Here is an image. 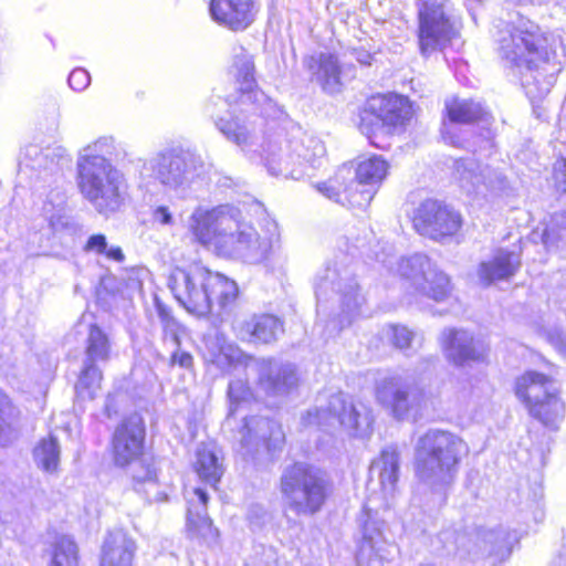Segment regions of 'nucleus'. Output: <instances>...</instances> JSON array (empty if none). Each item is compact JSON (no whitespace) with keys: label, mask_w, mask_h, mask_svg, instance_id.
Here are the masks:
<instances>
[{"label":"nucleus","mask_w":566,"mask_h":566,"mask_svg":"<svg viewBox=\"0 0 566 566\" xmlns=\"http://www.w3.org/2000/svg\"><path fill=\"white\" fill-rule=\"evenodd\" d=\"M208 494L200 488L193 490L192 496L188 500L187 522L190 531L206 541H216L218 530L206 513Z\"/></svg>","instance_id":"7c9ffc66"},{"label":"nucleus","mask_w":566,"mask_h":566,"mask_svg":"<svg viewBox=\"0 0 566 566\" xmlns=\"http://www.w3.org/2000/svg\"><path fill=\"white\" fill-rule=\"evenodd\" d=\"M455 175L460 187L468 193L486 196L497 193L506 187V177L502 171L488 165L482 166L472 158L458 160Z\"/></svg>","instance_id":"a211bd4d"},{"label":"nucleus","mask_w":566,"mask_h":566,"mask_svg":"<svg viewBox=\"0 0 566 566\" xmlns=\"http://www.w3.org/2000/svg\"><path fill=\"white\" fill-rule=\"evenodd\" d=\"M234 329L242 340L270 344L283 333V323L272 314H252L237 321Z\"/></svg>","instance_id":"b1692460"},{"label":"nucleus","mask_w":566,"mask_h":566,"mask_svg":"<svg viewBox=\"0 0 566 566\" xmlns=\"http://www.w3.org/2000/svg\"><path fill=\"white\" fill-rule=\"evenodd\" d=\"M28 153H33L34 155H38L39 148L36 146H31L28 148Z\"/></svg>","instance_id":"6e6d98bb"},{"label":"nucleus","mask_w":566,"mask_h":566,"mask_svg":"<svg viewBox=\"0 0 566 566\" xmlns=\"http://www.w3.org/2000/svg\"><path fill=\"white\" fill-rule=\"evenodd\" d=\"M34 461L46 472H54L60 461V446L57 440L50 436L42 439L33 450Z\"/></svg>","instance_id":"e433bc0d"},{"label":"nucleus","mask_w":566,"mask_h":566,"mask_svg":"<svg viewBox=\"0 0 566 566\" xmlns=\"http://www.w3.org/2000/svg\"><path fill=\"white\" fill-rule=\"evenodd\" d=\"M501 56L526 71L522 85L531 101L542 99L556 82L562 61L538 25L520 18L516 24L506 23L496 33Z\"/></svg>","instance_id":"f03ea898"},{"label":"nucleus","mask_w":566,"mask_h":566,"mask_svg":"<svg viewBox=\"0 0 566 566\" xmlns=\"http://www.w3.org/2000/svg\"><path fill=\"white\" fill-rule=\"evenodd\" d=\"M145 426L138 415L122 421L113 433L112 453L116 465L126 467L136 461L143 453Z\"/></svg>","instance_id":"aec40b11"},{"label":"nucleus","mask_w":566,"mask_h":566,"mask_svg":"<svg viewBox=\"0 0 566 566\" xmlns=\"http://www.w3.org/2000/svg\"><path fill=\"white\" fill-rule=\"evenodd\" d=\"M387 337L396 348L406 350L411 347L415 333L403 325H390L387 328Z\"/></svg>","instance_id":"37998d69"},{"label":"nucleus","mask_w":566,"mask_h":566,"mask_svg":"<svg viewBox=\"0 0 566 566\" xmlns=\"http://www.w3.org/2000/svg\"><path fill=\"white\" fill-rule=\"evenodd\" d=\"M161 322L164 325L165 339H171L176 349L170 357V366H179L181 368H190L193 363V357L188 352L180 350V340L178 335V323L168 314L160 312Z\"/></svg>","instance_id":"c9c22d12"},{"label":"nucleus","mask_w":566,"mask_h":566,"mask_svg":"<svg viewBox=\"0 0 566 566\" xmlns=\"http://www.w3.org/2000/svg\"><path fill=\"white\" fill-rule=\"evenodd\" d=\"M528 411L532 417L538 419L543 424L553 427L559 419H562L564 406L556 394L534 406H531Z\"/></svg>","instance_id":"4c0bfd02"},{"label":"nucleus","mask_w":566,"mask_h":566,"mask_svg":"<svg viewBox=\"0 0 566 566\" xmlns=\"http://www.w3.org/2000/svg\"><path fill=\"white\" fill-rule=\"evenodd\" d=\"M304 64L311 73V80L321 85L325 92L331 94L339 92L342 82L337 56L321 52L306 57Z\"/></svg>","instance_id":"a878e982"},{"label":"nucleus","mask_w":566,"mask_h":566,"mask_svg":"<svg viewBox=\"0 0 566 566\" xmlns=\"http://www.w3.org/2000/svg\"><path fill=\"white\" fill-rule=\"evenodd\" d=\"M469 446L458 434L441 429H429L415 444L416 474L424 484L442 489L454 481Z\"/></svg>","instance_id":"423d86ee"},{"label":"nucleus","mask_w":566,"mask_h":566,"mask_svg":"<svg viewBox=\"0 0 566 566\" xmlns=\"http://www.w3.org/2000/svg\"><path fill=\"white\" fill-rule=\"evenodd\" d=\"M251 357L245 355L240 348L233 345L222 346L220 353L216 356L213 361L224 368L226 366L237 367L239 365H247Z\"/></svg>","instance_id":"79ce46f5"},{"label":"nucleus","mask_w":566,"mask_h":566,"mask_svg":"<svg viewBox=\"0 0 566 566\" xmlns=\"http://www.w3.org/2000/svg\"><path fill=\"white\" fill-rule=\"evenodd\" d=\"M385 522L380 520L368 518L363 528V543L360 546V554L375 556L380 560L394 559L398 548L392 541H389L385 535Z\"/></svg>","instance_id":"c85d7f7f"},{"label":"nucleus","mask_w":566,"mask_h":566,"mask_svg":"<svg viewBox=\"0 0 566 566\" xmlns=\"http://www.w3.org/2000/svg\"><path fill=\"white\" fill-rule=\"evenodd\" d=\"M448 117L452 123L468 124L483 120L486 115L479 103L469 99L452 98L446 102Z\"/></svg>","instance_id":"f704fd0d"},{"label":"nucleus","mask_w":566,"mask_h":566,"mask_svg":"<svg viewBox=\"0 0 566 566\" xmlns=\"http://www.w3.org/2000/svg\"><path fill=\"white\" fill-rule=\"evenodd\" d=\"M375 396L377 402L397 420L416 418L426 407L423 390L399 374L379 378L376 381Z\"/></svg>","instance_id":"f8f14e48"},{"label":"nucleus","mask_w":566,"mask_h":566,"mask_svg":"<svg viewBox=\"0 0 566 566\" xmlns=\"http://www.w3.org/2000/svg\"><path fill=\"white\" fill-rule=\"evenodd\" d=\"M195 469L199 478L212 486L220 481L223 474L222 462L216 451L208 446L198 448Z\"/></svg>","instance_id":"72a5a7b5"},{"label":"nucleus","mask_w":566,"mask_h":566,"mask_svg":"<svg viewBox=\"0 0 566 566\" xmlns=\"http://www.w3.org/2000/svg\"><path fill=\"white\" fill-rule=\"evenodd\" d=\"M492 138H493L492 133H491V130L488 129L483 135L478 137L476 140H474L472 143L471 146H472L473 151L491 148L493 146Z\"/></svg>","instance_id":"09e8293b"},{"label":"nucleus","mask_w":566,"mask_h":566,"mask_svg":"<svg viewBox=\"0 0 566 566\" xmlns=\"http://www.w3.org/2000/svg\"><path fill=\"white\" fill-rule=\"evenodd\" d=\"M111 356V343L107 335L96 325H91L85 345L84 366L76 390L80 396L94 399L101 388L102 371L96 366L106 363Z\"/></svg>","instance_id":"4468645a"},{"label":"nucleus","mask_w":566,"mask_h":566,"mask_svg":"<svg viewBox=\"0 0 566 566\" xmlns=\"http://www.w3.org/2000/svg\"><path fill=\"white\" fill-rule=\"evenodd\" d=\"M209 11L213 21L232 31L245 30L256 13L253 0H210Z\"/></svg>","instance_id":"4be33fe9"},{"label":"nucleus","mask_w":566,"mask_h":566,"mask_svg":"<svg viewBox=\"0 0 566 566\" xmlns=\"http://www.w3.org/2000/svg\"><path fill=\"white\" fill-rule=\"evenodd\" d=\"M190 230L217 255L248 264L266 261L280 239L275 223L261 234L252 224L241 221L240 210L229 205L196 209L190 217Z\"/></svg>","instance_id":"f257e3e1"},{"label":"nucleus","mask_w":566,"mask_h":566,"mask_svg":"<svg viewBox=\"0 0 566 566\" xmlns=\"http://www.w3.org/2000/svg\"><path fill=\"white\" fill-rule=\"evenodd\" d=\"M371 469L378 471L379 482L385 494L392 495L399 474L397 449L394 447L384 449L379 458L373 463Z\"/></svg>","instance_id":"473e14b6"},{"label":"nucleus","mask_w":566,"mask_h":566,"mask_svg":"<svg viewBox=\"0 0 566 566\" xmlns=\"http://www.w3.org/2000/svg\"><path fill=\"white\" fill-rule=\"evenodd\" d=\"M481 548L499 562L507 559L515 544L518 542L516 532L504 527L485 530L478 533Z\"/></svg>","instance_id":"2f4dec72"},{"label":"nucleus","mask_w":566,"mask_h":566,"mask_svg":"<svg viewBox=\"0 0 566 566\" xmlns=\"http://www.w3.org/2000/svg\"><path fill=\"white\" fill-rule=\"evenodd\" d=\"M557 394L554 380L545 374L526 371L515 381V395L527 408Z\"/></svg>","instance_id":"cd10ccee"},{"label":"nucleus","mask_w":566,"mask_h":566,"mask_svg":"<svg viewBox=\"0 0 566 566\" xmlns=\"http://www.w3.org/2000/svg\"><path fill=\"white\" fill-rule=\"evenodd\" d=\"M107 259L114 260L116 262H122L124 260V253L119 247H111L106 248V252L104 253Z\"/></svg>","instance_id":"8fccbe9b"},{"label":"nucleus","mask_w":566,"mask_h":566,"mask_svg":"<svg viewBox=\"0 0 566 566\" xmlns=\"http://www.w3.org/2000/svg\"><path fill=\"white\" fill-rule=\"evenodd\" d=\"M454 35L444 6L424 2L419 9V45L423 54L442 49Z\"/></svg>","instance_id":"dca6fc26"},{"label":"nucleus","mask_w":566,"mask_h":566,"mask_svg":"<svg viewBox=\"0 0 566 566\" xmlns=\"http://www.w3.org/2000/svg\"><path fill=\"white\" fill-rule=\"evenodd\" d=\"M439 344L446 359L455 366L483 361L488 353L485 345L465 329L444 328Z\"/></svg>","instance_id":"6ab92c4d"},{"label":"nucleus","mask_w":566,"mask_h":566,"mask_svg":"<svg viewBox=\"0 0 566 566\" xmlns=\"http://www.w3.org/2000/svg\"><path fill=\"white\" fill-rule=\"evenodd\" d=\"M280 492L285 514L313 516L328 496V482L324 473L306 463L297 462L284 469L280 478Z\"/></svg>","instance_id":"6e6552de"},{"label":"nucleus","mask_w":566,"mask_h":566,"mask_svg":"<svg viewBox=\"0 0 566 566\" xmlns=\"http://www.w3.org/2000/svg\"><path fill=\"white\" fill-rule=\"evenodd\" d=\"M543 243H544L545 245H548V244H549V234H548V232H547V231H544V233H543Z\"/></svg>","instance_id":"5fc2aeb1"},{"label":"nucleus","mask_w":566,"mask_h":566,"mask_svg":"<svg viewBox=\"0 0 566 566\" xmlns=\"http://www.w3.org/2000/svg\"><path fill=\"white\" fill-rule=\"evenodd\" d=\"M135 552V541L125 532H109L103 545L101 566H133Z\"/></svg>","instance_id":"c756f323"},{"label":"nucleus","mask_w":566,"mask_h":566,"mask_svg":"<svg viewBox=\"0 0 566 566\" xmlns=\"http://www.w3.org/2000/svg\"><path fill=\"white\" fill-rule=\"evenodd\" d=\"M107 248V240L104 234L91 235L83 247V251L86 253L104 254Z\"/></svg>","instance_id":"de8ad7c7"},{"label":"nucleus","mask_w":566,"mask_h":566,"mask_svg":"<svg viewBox=\"0 0 566 566\" xmlns=\"http://www.w3.org/2000/svg\"><path fill=\"white\" fill-rule=\"evenodd\" d=\"M168 286L178 303L197 316L209 314L214 305L227 307L239 293L233 280L199 263L176 268L169 276Z\"/></svg>","instance_id":"39448f33"},{"label":"nucleus","mask_w":566,"mask_h":566,"mask_svg":"<svg viewBox=\"0 0 566 566\" xmlns=\"http://www.w3.org/2000/svg\"><path fill=\"white\" fill-rule=\"evenodd\" d=\"M91 83L90 73L82 67L74 69L69 75V85L76 92L84 91Z\"/></svg>","instance_id":"49530a36"},{"label":"nucleus","mask_w":566,"mask_h":566,"mask_svg":"<svg viewBox=\"0 0 566 566\" xmlns=\"http://www.w3.org/2000/svg\"><path fill=\"white\" fill-rule=\"evenodd\" d=\"M259 382L266 394L281 396L297 386L298 376L294 365L268 359L261 364Z\"/></svg>","instance_id":"393cba45"},{"label":"nucleus","mask_w":566,"mask_h":566,"mask_svg":"<svg viewBox=\"0 0 566 566\" xmlns=\"http://www.w3.org/2000/svg\"><path fill=\"white\" fill-rule=\"evenodd\" d=\"M252 396L251 390L247 382L242 379H234L230 381L228 387V397L230 400V411L229 415L232 416L235 411V406L239 402H243L249 400Z\"/></svg>","instance_id":"c03bdc74"},{"label":"nucleus","mask_w":566,"mask_h":566,"mask_svg":"<svg viewBox=\"0 0 566 566\" xmlns=\"http://www.w3.org/2000/svg\"><path fill=\"white\" fill-rule=\"evenodd\" d=\"M355 59L358 63L363 65H370L373 61V55L365 50H355L354 53Z\"/></svg>","instance_id":"3c124183"},{"label":"nucleus","mask_w":566,"mask_h":566,"mask_svg":"<svg viewBox=\"0 0 566 566\" xmlns=\"http://www.w3.org/2000/svg\"><path fill=\"white\" fill-rule=\"evenodd\" d=\"M285 436L281 424L264 417L244 419L242 429V444L247 448L264 447L269 452L280 450L284 444Z\"/></svg>","instance_id":"5701e85b"},{"label":"nucleus","mask_w":566,"mask_h":566,"mask_svg":"<svg viewBox=\"0 0 566 566\" xmlns=\"http://www.w3.org/2000/svg\"><path fill=\"white\" fill-rule=\"evenodd\" d=\"M387 171V161L379 156H371L357 164L354 178L350 169L343 167L334 178L318 185L317 189L342 206L365 209L371 202Z\"/></svg>","instance_id":"0eeeda50"},{"label":"nucleus","mask_w":566,"mask_h":566,"mask_svg":"<svg viewBox=\"0 0 566 566\" xmlns=\"http://www.w3.org/2000/svg\"><path fill=\"white\" fill-rule=\"evenodd\" d=\"M17 436L15 410L9 398L0 392V444L6 446Z\"/></svg>","instance_id":"ea45409f"},{"label":"nucleus","mask_w":566,"mask_h":566,"mask_svg":"<svg viewBox=\"0 0 566 566\" xmlns=\"http://www.w3.org/2000/svg\"><path fill=\"white\" fill-rule=\"evenodd\" d=\"M153 479H154V475L150 472H148L147 475L145 478H143V480H145V481H150Z\"/></svg>","instance_id":"4d7b16f0"},{"label":"nucleus","mask_w":566,"mask_h":566,"mask_svg":"<svg viewBox=\"0 0 566 566\" xmlns=\"http://www.w3.org/2000/svg\"><path fill=\"white\" fill-rule=\"evenodd\" d=\"M49 566H80L78 547L71 537L62 536L55 542Z\"/></svg>","instance_id":"58836bf2"},{"label":"nucleus","mask_w":566,"mask_h":566,"mask_svg":"<svg viewBox=\"0 0 566 566\" xmlns=\"http://www.w3.org/2000/svg\"><path fill=\"white\" fill-rule=\"evenodd\" d=\"M392 252V247L388 245L381 252H376V259L409 282V287L417 295L436 302L444 301L450 295L449 277L427 255L415 254L397 261Z\"/></svg>","instance_id":"1a4fd4ad"},{"label":"nucleus","mask_w":566,"mask_h":566,"mask_svg":"<svg viewBox=\"0 0 566 566\" xmlns=\"http://www.w3.org/2000/svg\"><path fill=\"white\" fill-rule=\"evenodd\" d=\"M151 220L155 224L160 227H174L176 224V218L168 206L159 205L156 206L151 211Z\"/></svg>","instance_id":"a18cd8bd"},{"label":"nucleus","mask_w":566,"mask_h":566,"mask_svg":"<svg viewBox=\"0 0 566 566\" xmlns=\"http://www.w3.org/2000/svg\"><path fill=\"white\" fill-rule=\"evenodd\" d=\"M114 149L113 138L101 137L78 154L77 187L99 213L117 211L126 193L124 175L106 158Z\"/></svg>","instance_id":"20e7f679"},{"label":"nucleus","mask_w":566,"mask_h":566,"mask_svg":"<svg viewBox=\"0 0 566 566\" xmlns=\"http://www.w3.org/2000/svg\"><path fill=\"white\" fill-rule=\"evenodd\" d=\"M329 286L339 295L342 304L340 328H343L350 325L353 319L360 315L365 297L359 292V286L354 277L347 273L338 275L335 271H328L327 275L316 285L318 302H322Z\"/></svg>","instance_id":"f3484780"},{"label":"nucleus","mask_w":566,"mask_h":566,"mask_svg":"<svg viewBox=\"0 0 566 566\" xmlns=\"http://www.w3.org/2000/svg\"><path fill=\"white\" fill-rule=\"evenodd\" d=\"M371 108L377 111L376 115L365 111L361 117V132L370 138L371 129L367 126V120L373 122L374 117L377 124H381L388 132L403 127L412 116L411 105L409 101L402 96L389 95L374 98Z\"/></svg>","instance_id":"412c9836"},{"label":"nucleus","mask_w":566,"mask_h":566,"mask_svg":"<svg viewBox=\"0 0 566 566\" xmlns=\"http://www.w3.org/2000/svg\"><path fill=\"white\" fill-rule=\"evenodd\" d=\"M521 266L518 252L506 249L496 250L492 256L480 263L478 275L481 282L490 285L495 281H506L514 276Z\"/></svg>","instance_id":"bb28decb"},{"label":"nucleus","mask_w":566,"mask_h":566,"mask_svg":"<svg viewBox=\"0 0 566 566\" xmlns=\"http://www.w3.org/2000/svg\"><path fill=\"white\" fill-rule=\"evenodd\" d=\"M230 73L235 77L239 85V103L249 108L242 112L263 116L272 107L271 101L265 94L256 88L254 78V62L247 50L240 45L233 48V63Z\"/></svg>","instance_id":"2eb2a0df"},{"label":"nucleus","mask_w":566,"mask_h":566,"mask_svg":"<svg viewBox=\"0 0 566 566\" xmlns=\"http://www.w3.org/2000/svg\"><path fill=\"white\" fill-rule=\"evenodd\" d=\"M481 0H467V7L471 11L474 9V3H479Z\"/></svg>","instance_id":"864d4df0"},{"label":"nucleus","mask_w":566,"mask_h":566,"mask_svg":"<svg viewBox=\"0 0 566 566\" xmlns=\"http://www.w3.org/2000/svg\"><path fill=\"white\" fill-rule=\"evenodd\" d=\"M200 158L177 149L159 151L146 159L140 168L145 181H154L167 190H185L202 169Z\"/></svg>","instance_id":"9b49d317"},{"label":"nucleus","mask_w":566,"mask_h":566,"mask_svg":"<svg viewBox=\"0 0 566 566\" xmlns=\"http://www.w3.org/2000/svg\"><path fill=\"white\" fill-rule=\"evenodd\" d=\"M553 343H555L556 345H559L563 343V339H552Z\"/></svg>","instance_id":"13d9d810"},{"label":"nucleus","mask_w":566,"mask_h":566,"mask_svg":"<svg viewBox=\"0 0 566 566\" xmlns=\"http://www.w3.org/2000/svg\"><path fill=\"white\" fill-rule=\"evenodd\" d=\"M453 397L461 408L468 409L479 403L480 389L471 378L458 379L454 385Z\"/></svg>","instance_id":"a19ab883"},{"label":"nucleus","mask_w":566,"mask_h":566,"mask_svg":"<svg viewBox=\"0 0 566 566\" xmlns=\"http://www.w3.org/2000/svg\"><path fill=\"white\" fill-rule=\"evenodd\" d=\"M261 124H258L256 120L240 123L238 118L216 120L217 128L229 142L235 144L251 161L262 159L268 171L273 176L296 179L301 171H296L295 165L301 166L303 161L314 165L315 160L322 158L326 153L325 146L319 139L307 136L301 143L289 142L286 145L289 153L281 156L277 154V151H282L281 133L268 134L263 136L261 144L258 143L255 130L256 126H261Z\"/></svg>","instance_id":"7ed1b4c3"},{"label":"nucleus","mask_w":566,"mask_h":566,"mask_svg":"<svg viewBox=\"0 0 566 566\" xmlns=\"http://www.w3.org/2000/svg\"><path fill=\"white\" fill-rule=\"evenodd\" d=\"M112 401H113V398L111 396L107 397V400H106V406H105V412H106V416L108 418L112 417V411H111V405H112Z\"/></svg>","instance_id":"603ef678"},{"label":"nucleus","mask_w":566,"mask_h":566,"mask_svg":"<svg viewBox=\"0 0 566 566\" xmlns=\"http://www.w3.org/2000/svg\"><path fill=\"white\" fill-rule=\"evenodd\" d=\"M371 410L361 402H354L343 392L332 395L326 406H319L302 416L305 427L316 426L322 429L338 424L352 437L364 438L371 431Z\"/></svg>","instance_id":"9d476101"},{"label":"nucleus","mask_w":566,"mask_h":566,"mask_svg":"<svg viewBox=\"0 0 566 566\" xmlns=\"http://www.w3.org/2000/svg\"><path fill=\"white\" fill-rule=\"evenodd\" d=\"M413 227L419 234L442 241L458 233L462 227V217L450 206L428 199L416 209Z\"/></svg>","instance_id":"ddd939ff"}]
</instances>
